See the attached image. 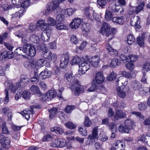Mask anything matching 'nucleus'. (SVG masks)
Instances as JSON below:
<instances>
[{"label": "nucleus", "instance_id": "nucleus-1", "mask_svg": "<svg viewBox=\"0 0 150 150\" xmlns=\"http://www.w3.org/2000/svg\"><path fill=\"white\" fill-rule=\"evenodd\" d=\"M124 124V125H121L118 127V130L121 133H129V131L132 129L135 126L134 122L129 119L125 120Z\"/></svg>", "mask_w": 150, "mask_h": 150}, {"label": "nucleus", "instance_id": "nucleus-2", "mask_svg": "<svg viewBox=\"0 0 150 150\" xmlns=\"http://www.w3.org/2000/svg\"><path fill=\"white\" fill-rule=\"evenodd\" d=\"M33 46L30 44L25 43L23 47L17 48L14 51V53L17 55H22L23 56L27 55L28 50H30Z\"/></svg>", "mask_w": 150, "mask_h": 150}, {"label": "nucleus", "instance_id": "nucleus-3", "mask_svg": "<svg viewBox=\"0 0 150 150\" xmlns=\"http://www.w3.org/2000/svg\"><path fill=\"white\" fill-rule=\"evenodd\" d=\"M43 57L45 59L49 60L55 61L57 58V55L54 53L52 54V52L49 50H45V51L42 52Z\"/></svg>", "mask_w": 150, "mask_h": 150}, {"label": "nucleus", "instance_id": "nucleus-4", "mask_svg": "<svg viewBox=\"0 0 150 150\" xmlns=\"http://www.w3.org/2000/svg\"><path fill=\"white\" fill-rule=\"evenodd\" d=\"M98 134V128L95 127L93 129L92 134H90L88 137V141H89V142L88 144L86 143L87 144H92L95 142V140L97 138Z\"/></svg>", "mask_w": 150, "mask_h": 150}, {"label": "nucleus", "instance_id": "nucleus-5", "mask_svg": "<svg viewBox=\"0 0 150 150\" xmlns=\"http://www.w3.org/2000/svg\"><path fill=\"white\" fill-rule=\"evenodd\" d=\"M69 55L67 53L64 54L62 56L60 66L62 68H65L69 62Z\"/></svg>", "mask_w": 150, "mask_h": 150}, {"label": "nucleus", "instance_id": "nucleus-6", "mask_svg": "<svg viewBox=\"0 0 150 150\" xmlns=\"http://www.w3.org/2000/svg\"><path fill=\"white\" fill-rule=\"evenodd\" d=\"M90 68V65L88 62H82L79 65V71H81L82 74H85Z\"/></svg>", "mask_w": 150, "mask_h": 150}, {"label": "nucleus", "instance_id": "nucleus-7", "mask_svg": "<svg viewBox=\"0 0 150 150\" xmlns=\"http://www.w3.org/2000/svg\"><path fill=\"white\" fill-rule=\"evenodd\" d=\"M110 27L108 24L106 23H104L100 30V32L103 35H105L107 37H109Z\"/></svg>", "mask_w": 150, "mask_h": 150}, {"label": "nucleus", "instance_id": "nucleus-8", "mask_svg": "<svg viewBox=\"0 0 150 150\" xmlns=\"http://www.w3.org/2000/svg\"><path fill=\"white\" fill-rule=\"evenodd\" d=\"M0 141L4 147L6 149L9 148L10 142V139L8 137H4L3 134L0 135Z\"/></svg>", "mask_w": 150, "mask_h": 150}, {"label": "nucleus", "instance_id": "nucleus-9", "mask_svg": "<svg viewBox=\"0 0 150 150\" xmlns=\"http://www.w3.org/2000/svg\"><path fill=\"white\" fill-rule=\"evenodd\" d=\"M59 1L56 0H54L53 1L48 3L47 10L48 11H53L55 10L58 6Z\"/></svg>", "mask_w": 150, "mask_h": 150}, {"label": "nucleus", "instance_id": "nucleus-10", "mask_svg": "<svg viewBox=\"0 0 150 150\" xmlns=\"http://www.w3.org/2000/svg\"><path fill=\"white\" fill-rule=\"evenodd\" d=\"M64 78L70 83L74 82V83H78V80L75 79L74 76L72 73H66L64 76Z\"/></svg>", "mask_w": 150, "mask_h": 150}, {"label": "nucleus", "instance_id": "nucleus-11", "mask_svg": "<svg viewBox=\"0 0 150 150\" xmlns=\"http://www.w3.org/2000/svg\"><path fill=\"white\" fill-rule=\"evenodd\" d=\"M52 74V72L48 70H44L39 74V78L42 80H44L50 77Z\"/></svg>", "mask_w": 150, "mask_h": 150}, {"label": "nucleus", "instance_id": "nucleus-12", "mask_svg": "<svg viewBox=\"0 0 150 150\" xmlns=\"http://www.w3.org/2000/svg\"><path fill=\"white\" fill-rule=\"evenodd\" d=\"M139 18L137 16H134L131 19V25L132 26H135L137 28H140L141 27L139 25L140 21Z\"/></svg>", "mask_w": 150, "mask_h": 150}, {"label": "nucleus", "instance_id": "nucleus-13", "mask_svg": "<svg viewBox=\"0 0 150 150\" xmlns=\"http://www.w3.org/2000/svg\"><path fill=\"white\" fill-rule=\"evenodd\" d=\"M95 79L98 84H101L105 80L103 73L102 72H98L97 73L95 76Z\"/></svg>", "mask_w": 150, "mask_h": 150}, {"label": "nucleus", "instance_id": "nucleus-14", "mask_svg": "<svg viewBox=\"0 0 150 150\" xmlns=\"http://www.w3.org/2000/svg\"><path fill=\"white\" fill-rule=\"evenodd\" d=\"M81 23V20L79 18H76L74 19L71 24L72 28L76 29L78 28Z\"/></svg>", "mask_w": 150, "mask_h": 150}, {"label": "nucleus", "instance_id": "nucleus-15", "mask_svg": "<svg viewBox=\"0 0 150 150\" xmlns=\"http://www.w3.org/2000/svg\"><path fill=\"white\" fill-rule=\"evenodd\" d=\"M144 5V3L143 2L141 3L138 6L133 7L132 10L131 11V12H129V14H130L131 13L133 14L134 13H138L140 11L142 10Z\"/></svg>", "mask_w": 150, "mask_h": 150}, {"label": "nucleus", "instance_id": "nucleus-16", "mask_svg": "<svg viewBox=\"0 0 150 150\" xmlns=\"http://www.w3.org/2000/svg\"><path fill=\"white\" fill-rule=\"evenodd\" d=\"M75 8H69L66 10L63 9L62 10V14L63 15L70 16L72 15L76 11Z\"/></svg>", "mask_w": 150, "mask_h": 150}, {"label": "nucleus", "instance_id": "nucleus-17", "mask_svg": "<svg viewBox=\"0 0 150 150\" xmlns=\"http://www.w3.org/2000/svg\"><path fill=\"white\" fill-rule=\"evenodd\" d=\"M125 145L121 140H117L115 143L114 148L116 150H125Z\"/></svg>", "mask_w": 150, "mask_h": 150}, {"label": "nucleus", "instance_id": "nucleus-18", "mask_svg": "<svg viewBox=\"0 0 150 150\" xmlns=\"http://www.w3.org/2000/svg\"><path fill=\"white\" fill-rule=\"evenodd\" d=\"M100 61V58L98 56H95L91 58L89 60L90 63L94 67H96Z\"/></svg>", "mask_w": 150, "mask_h": 150}, {"label": "nucleus", "instance_id": "nucleus-19", "mask_svg": "<svg viewBox=\"0 0 150 150\" xmlns=\"http://www.w3.org/2000/svg\"><path fill=\"white\" fill-rule=\"evenodd\" d=\"M125 116V114L123 111L120 110H117L116 112V115L114 116V121H116L119 120V118H123Z\"/></svg>", "mask_w": 150, "mask_h": 150}, {"label": "nucleus", "instance_id": "nucleus-20", "mask_svg": "<svg viewBox=\"0 0 150 150\" xmlns=\"http://www.w3.org/2000/svg\"><path fill=\"white\" fill-rule=\"evenodd\" d=\"M111 10L114 13L120 12V14H122L124 11V9L120 6L113 5L111 8Z\"/></svg>", "mask_w": 150, "mask_h": 150}, {"label": "nucleus", "instance_id": "nucleus-21", "mask_svg": "<svg viewBox=\"0 0 150 150\" xmlns=\"http://www.w3.org/2000/svg\"><path fill=\"white\" fill-rule=\"evenodd\" d=\"M125 17L124 16L114 17L112 19L113 22L119 25H122L124 23Z\"/></svg>", "mask_w": 150, "mask_h": 150}, {"label": "nucleus", "instance_id": "nucleus-22", "mask_svg": "<svg viewBox=\"0 0 150 150\" xmlns=\"http://www.w3.org/2000/svg\"><path fill=\"white\" fill-rule=\"evenodd\" d=\"M30 63L28 62H25L24 64V66L25 67L28 68L29 66ZM31 67L33 69L37 70L39 67V65H38L37 62L36 61H33L30 64Z\"/></svg>", "mask_w": 150, "mask_h": 150}, {"label": "nucleus", "instance_id": "nucleus-23", "mask_svg": "<svg viewBox=\"0 0 150 150\" xmlns=\"http://www.w3.org/2000/svg\"><path fill=\"white\" fill-rule=\"evenodd\" d=\"M33 110L32 109H31L30 110L26 109L23 110L21 113L23 115L25 116V118L28 120L30 118V114H33Z\"/></svg>", "mask_w": 150, "mask_h": 150}, {"label": "nucleus", "instance_id": "nucleus-24", "mask_svg": "<svg viewBox=\"0 0 150 150\" xmlns=\"http://www.w3.org/2000/svg\"><path fill=\"white\" fill-rule=\"evenodd\" d=\"M50 34L49 31L43 32L41 36L42 40L44 41H47L50 38Z\"/></svg>", "mask_w": 150, "mask_h": 150}, {"label": "nucleus", "instance_id": "nucleus-25", "mask_svg": "<svg viewBox=\"0 0 150 150\" xmlns=\"http://www.w3.org/2000/svg\"><path fill=\"white\" fill-rule=\"evenodd\" d=\"M74 84L76 85H77V86L76 87L75 92V94L76 95L78 96L79 93L84 92V88L82 86L80 85L78 81V83Z\"/></svg>", "mask_w": 150, "mask_h": 150}, {"label": "nucleus", "instance_id": "nucleus-26", "mask_svg": "<svg viewBox=\"0 0 150 150\" xmlns=\"http://www.w3.org/2000/svg\"><path fill=\"white\" fill-rule=\"evenodd\" d=\"M131 86L134 90H138L141 88L140 83L137 81H134L132 82Z\"/></svg>", "mask_w": 150, "mask_h": 150}, {"label": "nucleus", "instance_id": "nucleus-27", "mask_svg": "<svg viewBox=\"0 0 150 150\" xmlns=\"http://www.w3.org/2000/svg\"><path fill=\"white\" fill-rule=\"evenodd\" d=\"M116 90L117 91V95L119 97L122 98H124L125 97V93L121 89V88L119 86L117 88Z\"/></svg>", "mask_w": 150, "mask_h": 150}, {"label": "nucleus", "instance_id": "nucleus-28", "mask_svg": "<svg viewBox=\"0 0 150 150\" xmlns=\"http://www.w3.org/2000/svg\"><path fill=\"white\" fill-rule=\"evenodd\" d=\"M81 59L79 57L75 56L74 57L72 60L71 61V63L72 65L77 64L81 62Z\"/></svg>", "mask_w": 150, "mask_h": 150}, {"label": "nucleus", "instance_id": "nucleus-29", "mask_svg": "<svg viewBox=\"0 0 150 150\" xmlns=\"http://www.w3.org/2000/svg\"><path fill=\"white\" fill-rule=\"evenodd\" d=\"M81 29L82 31L85 32V33H88L91 29L90 25L88 23H84L83 24Z\"/></svg>", "mask_w": 150, "mask_h": 150}, {"label": "nucleus", "instance_id": "nucleus-30", "mask_svg": "<svg viewBox=\"0 0 150 150\" xmlns=\"http://www.w3.org/2000/svg\"><path fill=\"white\" fill-rule=\"evenodd\" d=\"M6 86L8 85L9 86L8 89L11 90L12 92L14 93H15L17 90V88L14 85L12 84H10L8 82H6L5 83Z\"/></svg>", "mask_w": 150, "mask_h": 150}, {"label": "nucleus", "instance_id": "nucleus-31", "mask_svg": "<svg viewBox=\"0 0 150 150\" xmlns=\"http://www.w3.org/2000/svg\"><path fill=\"white\" fill-rule=\"evenodd\" d=\"M150 70V64L148 62L145 63L143 66L142 70L143 73L146 74V73Z\"/></svg>", "mask_w": 150, "mask_h": 150}, {"label": "nucleus", "instance_id": "nucleus-32", "mask_svg": "<svg viewBox=\"0 0 150 150\" xmlns=\"http://www.w3.org/2000/svg\"><path fill=\"white\" fill-rule=\"evenodd\" d=\"M50 129L51 131L54 132L57 134H61L63 132L62 129L59 127L51 128Z\"/></svg>", "mask_w": 150, "mask_h": 150}, {"label": "nucleus", "instance_id": "nucleus-33", "mask_svg": "<svg viewBox=\"0 0 150 150\" xmlns=\"http://www.w3.org/2000/svg\"><path fill=\"white\" fill-rule=\"evenodd\" d=\"M30 40L33 43L38 44L39 43L40 39L38 36L36 35H32L30 38Z\"/></svg>", "mask_w": 150, "mask_h": 150}, {"label": "nucleus", "instance_id": "nucleus-34", "mask_svg": "<svg viewBox=\"0 0 150 150\" xmlns=\"http://www.w3.org/2000/svg\"><path fill=\"white\" fill-rule=\"evenodd\" d=\"M113 17V15L112 12L108 10H106L105 12V18L107 21L110 20Z\"/></svg>", "mask_w": 150, "mask_h": 150}, {"label": "nucleus", "instance_id": "nucleus-35", "mask_svg": "<svg viewBox=\"0 0 150 150\" xmlns=\"http://www.w3.org/2000/svg\"><path fill=\"white\" fill-rule=\"evenodd\" d=\"M36 54V51L34 46L33 45L30 50H28L27 55L31 57H33Z\"/></svg>", "mask_w": 150, "mask_h": 150}, {"label": "nucleus", "instance_id": "nucleus-36", "mask_svg": "<svg viewBox=\"0 0 150 150\" xmlns=\"http://www.w3.org/2000/svg\"><path fill=\"white\" fill-rule=\"evenodd\" d=\"M30 90L34 94H38L40 93V90L38 87L36 85H32L30 88Z\"/></svg>", "mask_w": 150, "mask_h": 150}, {"label": "nucleus", "instance_id": "nucleus-37", "mask_svg": "<svg viewBox=\"0 0 150 150\" xmlns=\"http://www.w3.org/2000/svg\"><path fill=\"white\" fill-rule=\"evenodd\" d=\"M21 12V10H18V11L16 12L15 13L11 14L12 17H11L12 20H13L15 18H16L18 17L19 18L20 17L22 13Z\"/></svg>", "mask_w": 150, "mask_h": 150}, {"label": "nucleus", "instance_id": "nucleus-38", "mask_svg": "<svg viewBox=\"0 0 150 150\" xmlns=\"http://www.w3.org/2000/svg\"><path fill=\"white\" fill-rule=\"evenodd\" d=\"M67 144L66 140L64 139H59V147L62 148L65 147Z\"/></svg>", "mask_w": 150, "mask_h": 150}, {"label": "nucleus", "instance_id": "nucleus-39", "mask_svg": "<svg viewBox=\"0 0 150 150\" xmlns=\"http://www.w3.org/2000/svg\"><path fill=\"white\" fill-rule=\"evenodd\" d=\"M110 129L112 130V131L116 132L117 130V128L116 125L113 122L109 123L107 126Z\"/></svg>", "mask_w": 150, "mask_h": 150}, {"label": "nucleus", "instance_id": "nucleus-40", "mask_svg": "<svg viewBox=\"0 0 150 150\" xmlns=\"http://www.w3.org/2000/svg\"><path fill=\"white\" fill-rule=\"evenodd\" d=\"M29 79L27 76L23 75L21 76V79L20 80V83L23 84H27L28 83Z\"/></svg>", "mask_w": 150, "mask_h": 150}, {"label": "nucleus", "instance_id": "nucleus-41", "mask_svg": "<svg viewBox=\"0 0 150 150\" xmlns=\"http://www.w3.org/2000/svg\"><path fill=\"white\" fill-rule=\"evenodd\" d=\"M134 38L132 35H129L127 36V42L128 44L131 45L134 42Z\"/></svg>", "mask_w": 150, "mask_h": 150}, {"label": "nucleus", "instance_id": "nucleus-42", "mask_svg": "<svg viewBox=\"0 0 150 150\" xmlns=\"http://www.w3.org/2000/svg\"><path fill=\"white\" fill-rule=\"evenodd\" d=\"M65 125L68 128L71 129H74L76 127L75 124L71 122H68L65 124Z\"/></svg>", "mask_w": 150, "mask_h": 150}, {"label": "nucleus", "instance_id": "nucleus-43", "mask_svg": "<svg viewBox=\"0 0 150 150\" xmlns=\"http://www.w3.org/2000/svg\"><path fill=\"white\" fill-rule=\"evenodd\" d=\"M84 124L85 127H89L91 124V122L89 118L87 116H86L84 119Z\"/></svg>", "mask_w": 150, "mask_h": 150}, {"label": "nucleus", "instance_id": "nucleus-44", "mask_svg": "<svg viewBox=\"0 0 150 150\" xmlns=\"http://www.w3.org/2000/svg\"><path fill=\"white\" fill-rule=\"evenodd\" d=\"M78 130L80 134L83 136H86L87 135V131L85 127H80Z\"/></svg>", "mask_w": 150, "mask_h": 150}, {"label": "nucleus", "instance_id": "nucleus-45", "mask_svg": "<svg viewBox=\"0 0 150 150\" xmlns=\"http://www.w3.org/2000/svg\"><path fill=\"white\" fill-rule=\"evenodd\" d=\"M56 28L58 30H62L63 29L67 30V28L62 23H59L57 24Z\"/></svg>", "mask_w": 150, "mask_h": 150}, {"label": "nucleus", "instance_id": "nucleus-46", "mask_svg": "<svg viewBox=\"0 0 150 150\" xmlns=\"http://www.w3.org/2000/svg\"><path fill=\"white\" fill-rule=\"evenodd\" d=\"M30 1L29 0L26 1H23L21 2V3L20 4L23 8H27L30 5Z\"/></svg>", "mask_w": 150, "mask_h": 150}, {"label": "nucleus", "instance_id": "nucleus-47", "mask_svg": "<svg viewBox=\"0 0 150 150\" xmlns=\"http://www.w3.org/2000/svg\"><path fill=\"white\" fill-rule=\"evenodd\" d=\"M56 22L55 20L51 17H49L47 19V23L49 25L54 26L56 24Z\"/></svg>", "mask_w": 150, "mask_h": 150}, {"label": "nucleus", "instance_id": "nucleus-48", "mask_svg": "<svg viewBox=\"0 0 150 150\" xmlns=\"http://www.w3.org/2000/svg\"><path fill=\"white\" fill-rule=\"evenodd\" d=\"M22 96L25 99H29L30 98V93L28 91H23Z\"/></svg>", "mask_w": 150, "mask_h": 150}, {"label": "nucleus", "instance_id": "nucleus-49", "mask_svg": "<svg viewBox=\"0 0 150 150\" xmlns=\"http://www.w3.org/2000/svg\"><path fill=\"white\" fill-rule=\"evenodd\" d=\"M37 62L39 67H43L45 65V64L47 63L46 61L42 59H39Z\"/></svg>", "mask_w": 150, "mask_h": 150}, {"label": "nucleus", "instance_id": "nucleus-50", "mask_svg": "<svg viewBox=\"0 0 150 150\" xmlns=\"http://www.w3.org/2000/svg\"><path fill=\"white\" fill-rule=\"evenodd\" d=\"M144 38L141 37L137 38V42L138 45L141 47L143 46L144 44Z\"/></svg>", "mask_w": 150, "mask_h": 150}, {"label": "nucleus", "instance_id": "nucleus-51", "mask_svg": "<svg viewBox=\"0 0 150 150\" xmlns=\"http://www.w3.org/2000/svg\"><path fill=\"white\" fill-rule=\"evenodd\" d=\"M49 111L50 112L49 116L50 118H51L53 117L55 115L57 111V110L56 108H52L51 109H50Z\"/></svg>", "mask_w": 150, "mask_h": 150}, {"label": "nucleus", "instance_id": "nucleus-52", "mask_svg": "<svg viewBox=\"0 0 150 150\" xmlns=\"http://www.w3.org/2000/svg\"><path fill=\"white\" fill-rule=\"evenodd\" d=\"M118 60L117 58L113 59L111 62L110 67H112L114 68L118 65Z\"/></svg>", "mask_w": 150, "mask_h": 150}, {"label": "nucleus", "instance_id": "nucleus-53", "mask_svg": "<svg viewBox=\"0 0 150 150\" xmlns=\"http://www.w3.org/2000/svg\"><path fill=\"white\" fill-rule=\"evenodd\" d=\"M116 73L112 72L107 77V79L109 81H112L116 77Z\"/></svg>", "mask_w": 150, "mask_h": 150}, {"label": "nucleus", "instance_id": "nucleus-54", "mask_svg": "<svg viewBox=\"0 0 150 150\" xmlns=\"http://www.w3.org/2000/svg\"><path fill=\"white\" fill-rule=\"evenodd\" d=\"M70 41L72 43L75 44H76L78 43V40L76 36L74 35H73L71 36Z\"/></svg>", "mask_w": 150, "mask_h": 150}, {"label": "nucleus", "instance_id": "nucleus-55", "mask_svg": "<svg viewBox=\"0 0 150 150\" xmlns=\"http://www.w3.org/2000/svg\"><path fill=\"white\" fill-rule=\"evenodd\" d=\"M75 108V106L68 105L65 108V111L67 113H71V111Z\"/></svg>", "mask_w": 150, "mask_h": 150}, {"label": "nucleus", "instance_id": "nucleus-56", "mask_svg": "<svg viewBox=\"0 0 150 150\" xmlns=\"http://www.w3.org/2000/svg\"><path fill=\"white\" fill-rule=\"evenodd\" d=\"M125 67L128 69L132 71L134 67V65L133 62H131L125 65Z\"/></svg>", "mask_w": 150, "mask_h": 150}, {"label": "nucleus", "instance_id": "nucleus-57", "mask_svg": "<svg viewBox=\"0 0 150 150\" xmlns=\"http://www.w3.org/2000/svg\"><path fill=\"white\" fill-rule=\"evenodd\" d=\"M23 91L21 90H19L16 94L15 98L16 100H18L21 98L22 96Z\"/></svg>", "mask_w": 150, "mask_h": 150}, {"label": "nucleus", "instance_id": "nucleus-58", "mask_svg": "<svg viewBox=\"0 0 150 150\" xmlns=\"http://www.w3.org/2000/svg\"><path fill=\"white\" fill-rule=\"evenodd\" d=\"M5 94L6 95V97L4 98V103H7L9 101V98L8 96V89H6L4 90Z\"/></svg>", "mask_w": 150, "mask_h": 150}, {"label": "nucleus", "instance_id": "nucleus-59", "mask_svg": "<svg viewBox=\"0 0 150 150\" xmlns=\"http://www.w3.org/2000/svg\"><path fill=\"white\" fill-rule=\"evenodd\" d=\"M47 93L52 99L55 97L56 96V93L55 91L53 90H49Z\"/></svg>", "mask_w": 150, "mask_h": 150}, {"label": "nucleus", "instance_id": "nucleus-60", "mask_svg": "<svg viewBox=\"0 0 150 150\" xmlns=\"http://www.w3.org/2000/svg\"><path fill=\"white\" fill-rule=\"evenodd\" d=\"M120 58L121 61H123L125 62L129 61V58L124 54H121L120 56Z\"/></svg>", "mask_w": 150, "mask_h": 150}, {"label": "nucleus", "instance_id": "nucleus-61", "mask_svg": "<svg viewBox=\"0 0 150 150\" xmlns=\"http://www.w3.org/2000/svg\"><path fill=\"white\" fill-rule=\"evenodd\" d=\"M42 99L43 101H49L51 100L52 98L47 92L45 94L42 96Z\"/></svg>", "mask_w": 150, "mask_h": 150}, {"label": "nucleus", "instance_id": "nucleus-62", "mask_svg": "<svg viewBox=\"0 0 150 150\" xmlns=\"http://www.w3.org/2000/svg\"><path fill=\"white\" fill-rule=\"evenodd\" d=\"M43 142H47L51 141L52 140V137L50 135H47L44 136L42 139Z\"/></svg>", "mask_w": 150, "mask_h": 150}, {"label": "nucleus", "instance_id": "nucleus-63", "mask_svg": "<svg viewBox=\"0 0 150 150\" xmlns=\"http://www.w3.org/2000/svg\"><path fill=\"white\" fill-rule=\"evenodd\" d=\"M51 146L52 147H59V139L54 140L52 142Z\"/></svg>", "mask_w": 150, "mask_h": 150}, {"label": "nucleus", "instance_id": "nucleus-64", "mask_svg": "<svg viewBox=\"0 0 150 150\" xmlns=\"http://www.w3.org/2000/svg\"><path fill=\"white\" fill-rule=\"evenodd\" d=\"M143 124L145 125H148V129H150V119L149 117L144 120Z\"/></svg>", "mask_w": 150, "mask_h": 150}]
</instances>
